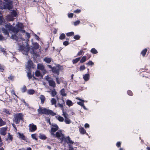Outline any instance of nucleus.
I'll use <instances>...</instances> for the list:
<instances>
[{"label": "nucleus", "mask_w": 150, "mask_h": 150, "mask_svg": "<svg viewBox=\"0 0 150 150\" xmlns=\"http://www.w3.org/2000/svg\"><path fill=\"white\" fill-rule=\"evenodd\" d=\"M94 64V63L91 61H89L86 63V65L88 66H92Z\"/></svg>", "instance_id": "8fccbe9b"}, {"label": "nucleus", "mask_w": 150, "mask_h": 150, "mask_svg": "<svg viewBox=\"0 0 150 150\" xmlns=\"http://www.w3.org/2000/svg\"><path fill=\"white\" fill-rule=\"evenodd\" d=\"M38 69L43 71L44 69V67L43 65L41 64H38Z\"/></svg>", "instance_id": "393cba45"}, {"label": "nucleus", "mask_w": 150, "mask_h": 150, "mask_svg": "<svg viewBox=\"0 0 150 150\" xmlns=\"http://www.w3.org/2000/svg\"><path fill=\"white\" fill-rule=\"evenodd\" d=\"M3 112L4 113L6 114L7 115L11 114V113L6 108H4L3 109Z\"/></svg>", "instance_id": "c9c22d12"}, {"label": "nucleus", "mask_w": 150, "mask_h": 150, "mask_svg": "<svg viewBox=\"0 0 150 150\" xmlns=\"http://www.w3.org/2000/svg\"><path fill=\"white\" fill-rule=\"evenodd\" d=\"M7 128L6 127L1 128L0 130V134L1 135L4 136L6 134V131Z\"/></svg>", "instance_id": "f8f14e48"}, {"label": "nucleus", "mask_w": 150, "mask_h": 150, "mask_svg": "<svg viewBox=\"0 0 150 150\" xmlns=\"http://www.w3.org/2000/svg\"><path fill=\"white\" fill-rule=\"evenodd\" d=\"M74 14L72 13H69L68 14V17L69 18H72L73 17Z\"/></svg>", "instance_id": "0e129e2a"}, {"label": "nucleus", "mask_w": 150, "mask_h": 150, "mask_svg": "<svg viewBox=\"0 0 150 150\" xmlns=\"http://www.w3.org/2000/svg\"><path fill=\"white\" fill-rule=\"evenodd\" d=\"M27 92L28 94L29 95H33L35 91L33 89H29L28 91Z\"/></svg>", "instance_id": "473e14b6"}, {"label": "nucleus", "mask_w": 150, "mask_h": 150, "mask_svg": "<svg viewBox=\"0 0 150 150\" xmlns=\"http://www.w3.org/2000/svg\"><path fill=\"white\" fill-rule=\"evenodd\" d=\"M76 99L79 100L81 101V102H78L77 103V104L81 106H82L83 105H84V104L83 103L84 102V100L79 98H76Z\"/></svg>", "instance_id": "aec40b11"}, {"label": "nucleus", "mask_w": 150, "mask_h": 150, "mask_svg": "<svg viewBox=\"0 0 150 150\" xmlns=\"http://www.w3.org/2000/svg\"><path fill=\"white\" fill-rule=\"evenodd\" d=\"M80 57H78L72 60V62L73 64L77 63L80 59Z\"/></svg>", "instance_id": "c85d7f7f"}, {"label": "nucleus", "mask_w": 150, "mask_h": 150, "mask_svg": "<svg viewBox=\"0 0 150 150\" xmlns=\"http://www.w3.org/2000/svg\"><path fill=\"white\" fill-rule=\"evenodd\" d=\"M64 122L66 124H69L71 122L70 120L68 117L65 118Z\"/></svg>", "instance_id": "ea45409f"}, {"label": "nucleus", "mask_w": 150, "mask_h": 150, "mask_svg": "<svg viewBox=\"0 0 150 150\" xmlns=\"http://www.w3.org/2000/svg\"><path fill=\"white\" fill-rule=\"evenodd\" d=\"M91 52L93 54H96L98 52L97 50L95 48H92L91 49Z\"/></svg>", "instance_id": "79ce46f5"}, {"label": "nucleus", "mask_w": 150, "mask_h": 150, "mask_svg": "<svg viewBox=\"0 0 150 150\" xmlns=\"http://www.w3.org/2000/svg\"><path fill=\"white\" fill-rule=\"evenodd\" d=\"M62 140L65 141L68 144H73L74 143L69 136L65 137L64 135H63Z\"/></svg>", "instance_id": "0eeeda50"}, {"label": "nucleus", "mask_w": 150, "mask_h": 150, "mask_svg": "<svg viewBox=\"0 0 150 150\" xmlns=\"http://www.w3.org/2000/svg\"><path fill=\"white\" fill-rule=\"evenodd\" d=\"M39 44L37 43H35L33 45V47L35 49H38L39 48Z\"/></svg>", "instance_id": "37998d69"}, {"label": "nucleus", "mask_w": 150, "mask_h": 150, "mask_svg": "<svg viewBox=\"0 0 150 150\" xmlns=\"http://www.w3.org/2000/svg\"><path fill=\"white\" fill-rule=\"evenodd\" d=\"M60 93L61 95L63 96H66L67 95V93H65V90L64 88L61 90Z\"/></svg>", "instance_id": "b1692460"}, {"label": "nucleus", "mask_w": 150, "mask_h": 150, "mask_svg": "<svg viewBox=\"0 0 150 150\" xmlns=\"http://www.w3.org/2000/svg\"><path fill=\"white\" fill-rule=\"evenodd\" d=\"M31 137L33 139H35L36 140H38L37 138L36 137V134H32Z\"/></svg>", "instance_id": "3c124183"}, {"label": "nucleus", "mask_w": 150, "mask_h": 150, "mask_svg": "<svg viewBox=\"0 0 150 150\" xmlns=\"http://www.w3.org/2000/svg\"><path fill=\"white\" fill-rule=\"evenodd\" d=\"M30 48L28 45H27L26 47L23 45H20L19 47V50L23 54L27 55L29 51Z\"/></svg>", "instance_id": "7ed1b4c3"}, {"label": "nucleus", "mask_w": 150, "mask_h": 150, "mask_svg": "<svg viewBox=\"0 0 150 150\" xmlns=\"http://www.w3.org/2000/svg\"><path fill=\"white\" fill-rule=\"evenodd\" d=\"M89 75L88 74H85L83 76V78L85 81H87L89 79Z\"/></svg>", "instance_id": "4be33fe9"}, {"label": "nucleus", "mask_w": 150, "mask_h": 150, "mask_svg": "<svg viewBox=\"0 0 150 150\" xmlns=\"http://www.w3.org/2000/svg\"><path fill=\"white\" fill-rule=\"evenodd\" d=\"M6 2L7 3H6L4 5L3 8L4 9H8V10L12 9L13 7L12 1H9Z\"/></svg>", "instance_id": "423d86ee"}, {"label": "nucleus", "mask_w": 150, "mask_h": 150, "mask_svg": "<svg viewBox=\"0 0 150 150\" xmlns=\"http://www.w3.org/2000/svg\"><path fill=\"white\" fill-rule=\"evenodd\" d=\"M80 23V21L78 20L76 21H75L74 23V25L75 26H76L78 25Z\"/></svg>", "instance_id": "bf43d9fd"}, {"label": "nucleus", "mask_w": 150, "mask_h": 150, "mask_svg": "<svg viewBox=\"0 0 150 150\" xmlns=\"http://www.w3.org/2000/svg\"><path fill=\"white\" fill-rule=\"evenodd\" d=\"M27 76L28 79H31L32 77V76L31 73V71L30 70H29V71L27 73Z\"/></svg>", "instance_id": "a19ab883"}, {"label": "nucleus", "mask_w": 150, "mask_h": 150, "mask_svg": "<svg viewBox=\"0 0 150 150\" xmlns=\"http://www.w3.org/2000/svg\"><path fill=\"white\" fill-rule=\"evenodd\" d=\"M2 31H3V33L5 35H7L8 36H9V33L8 30L6 29L5 28H3L2 29Z\"/></svg>", "instance_id": "bb28decb"}, {"label": "nucleus", "mask_w": 150, "mask_h": 150, "mask_svg": "<svg viewBox=\"0 0 150 150\" xmlns=\"http://www.w3.org/2000/svg\"><path fill=\"white\" fill-rule=\"evenodd\" d=\"M20 30V29H19L16 28L14 26H13L11 31L14 33H17Z\"/></svg>", "instance_id": "dca6fc26"}, {"label": "nucleus", "mask_w": 150, "mask_h": 150, "mask_svg": "<svg viewBox=\"0 0 150 150\" xmlns=\"http://www.w3.org/2000/svg\"><path fill=\"white\" fill-rule=\"evenodd\" d=\"M17 28L20 29H22L23 28V26L22 23H21L18 24L17 25Z\"/></svg>", "instance_id": "49530a36"}, {"label": "nucleus", "mask_w": 150, "mask_h": 150, "mask_svg": "<svg viewBox=\"0 0 150 150\" xmlns=\"http://www.w3.org/2000/svg\"><path fill=\"white\" fill-rule=\"evenodd\" d=\"M66 34L67 36L69 37L73 36L74 35V33L73 32H71L67 33Z\"/></svg>", "instance_id": "c03bdc74"}, {"label": "nucleus", "mask_w": 150, "mask_h": 150, "mask_svg": "<svg viewBox=\"0 0 150 150\" xmlns=\"http://www.w3.org/2000/svg\"><path fill=\"white\" fill-rule=\"evenodd\" d=\"M8 139L12 141L13 139V137L9 133H8Z\"/></svg>", "instance_id": "5fc2aeb1"}, {"label": "nucleus", "mask_w": 150, "mask_h": 150, "mask_svg": "<svg viewBox=\"0 0 150 150\" xmlns=\"http://www.w3.org/2000/svg\"><path fill=\"white\" fill-rule=\"evenodd\" d=\"M127 94L130 96H132L133 95V93L130 90H128L127 91Z\"/></svg>", "instance_id": "13d9d810"}, {"label": "nucleus", "mask_w": 150, "mask_h": 150, "mask_svg": "<svg viewBox=\"0 0 150 150\" xmlns=\"http://www.w3.org/2000/svg\"><path fill=\"white\" fill-rule=\"evenodd\" d=\"M10 13L11 15L13 17H16L17 16V13L15 10H12L10 11Z\"/></svg>", "instance_id": "a211bd4d"}, {"label": "nucleus", "mask_w": 150, "mask_h": 150, "mask_svg": "<svg viewBox=\"0 0 150 150\" xmlns=\"http://www.w3.org/2000/svg\"><path fill=\"white\" fill-rule=\"evenodd\" d=\"M79 131L80 133L82 134H86L88 135V134L86 132V130L83 127H81L79 128Z\"/></svg>", "instance_id": "ddd939ff"}, {"label": "nucleus", "mask_w": 150, "mask_h": 150, "mask_svg": "<svg viewBox=\"0 0 150 150\" xmlns=\"http://www.w3.org/2000/svg\"><path fill=\"white\" fill-rule=\"evenodd\" d=\"M147 49L146 48L144 49L141 52V54H142V56L143 57H144L147 52Z\"/></svg>", "instance_id": "2f4dec72"}, {"label": "nucleus", "mask_w": 150, "mask_h": 150, "mask_svg": "<svg viewBox=\"0 0 150 150\" xmlns=\"http://www.w3.org/2000/svg\"><path fill=\"white\" fill-rule=\"evenodd\" d=\"M51 104L52 105H55V107H57V105H56V103H57V101L54 98H52L51 100Z\"/></svg>", "instance_id": "cd10ccee"}, {"label": "nucleus", "mask_w": 150, "mask_h": 150, "mask_svg": "<svg viewBox=\"0 0 150 150\" xmlns=\"http://www.w3.org/2000/svg\"><path fill=\"white\" fill-rule=\"evenodd\" d=\"M38 113L40 114H45L54 116L56 115V114L52 110L47 109L45 108L40 107L38 109Z\"/></svg>", "instance_id": "f257e3e1"}, {"label": "nucleus", "mask_w": 150, "mask_h": 150, "mask_svg": "<svg viewBox=\"0 0 150 150\" xmlns=\"http://www.w3.org/2000/svg\"><path fill=\"white\" fill-rule=\"evenodd\" d=\"M6 124V122L3 121V120L0 118V127L4 126Z\"/></svg>", "instance_id": "f704fd0d"}, {"label": "nucleus", "mask_w": 150, "mask_h": 150, "mask_svg": "<svg viewBox=\"0 0 150 150\" xmlns=\"http://www.w3.org/2000/svg\"><path fill=\"white\" fill-rule=\"evenodd\" d=\"M28 64L27 66V68H28L29 70L31 68H34L33 63V62L30 60H28Z\"/></svg>", "instance_id": "9b49d317"}, {"label": "nucleus", "mask_w": 150, "mask_h": 150, "mask_svg": "<svg viewBox=\"0 0 150 150\" xmlns=\"http://www.w3.org/2000/svg\"><path fill=\"white\" fill-rule=\"evenodd\" d=\"M57 105L58 107H60L62 110H63L64 109V106L63 104H60L59 103H58L57 104Z\"/></svg>", "instance_id": "4d7b16f0"}, {"label": "nucleus", "mask_w": 150, "mask_h": 150, "mask_svg": "<svg viewBox=\"0 0 150 150\" xmlns=\"http://www.w3.org/2000/svg\"><path fill=\"white\" fill-rule=\"evenodd\" d=\"M30 132H33L37 129V127L36 125L32 123L30 124L28 126Z\"/></svg>", "instance_id": "1a4fd4ad"}, {"label": "nucleus", "mask_w": 150, "mask_h": 150, "mask_svg": "<svg viewBox=\"0 0 150 150\" xmlns=\"http://www.w3.org/2000/svg\"><path fill=\"white\" fill-rule=\"evenodd\" d=\"M56 79L57 83L58 84H60L61 82L59 80V79L58 77H56Z\"/></svg>", "instance_id": "e2e57ef3"}, {"label": "nucleus", "mask_w": 150, "mask_h": 150, "mask_svg": "<svg viewBox=\"0 0 150 150\" xmlns=\"http://www.w3.org/2000/svg\"><path fill=\"white\" fill-rule=\"evenodd\" d=\"M52 126H53V127H51V130L50 131V133L52 135H54V132L58 130L59 129V127L56 124L52 125Z\"/></svg>", "instance_id": "6e6552de"}, {"label": "nucleus", "mask_w": 150, "mask_h": 150, "mask_svg": "<svg viewBox=\"0 0 150 150\" xmlns=\"http://www.w3.org/2000/svg\"><path fill=\"white\" fill-rule=\"evenodd\" d=\"M18 136L20 139L23 140H26V138L25 136L23 134H21L20 132H18Z\"/></svg>", "instance_id": "f3484780"}, {"label": "nucleus", "mask_w": 150, "mask_h": 150, "mask_svg": "<svg viewBox=\"0 0 150 150\" xmlns=\"http://www.w3.org/2000/svg\"><path fill=\"white\" fill-rule=\"evenodd\" d=\"M27 88L25 86H24L21 88V91L22 93H24L27 91Z\"/></svg>", "instance_id": "de8ad7c7"}, {"label": "nucleus", "mask_w": 150, "mask_h": 150, "mask_svg": "<svg viewBox=\"0 0 150 150\" xmlns=\"http://www.w3.org/2000/svg\"><path fill=\"white\" fill-rule=\"evenodd\" d=\"M39 137L40 139L42 140H45L47 138L45 134L41 133L39 134Z\"/></svg>", "instance_id": "6ab92c4d"}, {"label": "nucleus", "mask_w": 150, "mask_h": 150, "mask_svg": "<svg viewBox=\"0 0 150 150\" xmlns=\"http://www.w3.org/2000/svg\"><path fill=\"white\" fill-rule=\"evenodd\" d=\"M80 38V36L78 35H74V38L76 40H79Z\"/></svg>", "instance_id": "603ef678"}, {"label": "nucleus", "mask_w": 150, "mask_h": 150, "mask_svg": "<svg viewBox=\"0 0 150 150\" xmlns=\"http://www.w3.org/2000/svg\"><path fill=\"white\" fill-rule=\"evenodd\" d=\"M46 80L49 83L50 86H51L54 88L56 86V84L55 82L54 81L53 79L50 77L49 76H47L45 78Z\"/></svg>", "instance_id": "20e7f679"}, {"label": "nucleus", "mask_w": 150, "mask_h": 150, "mask_svg": "<svg viewBox=\"0 0 150 150\" xmlns=\"http://www.w3.org/2000/svg\"><path fill=\"white\" fill-rule=\"evenodd\" d=\"M23 115L22 113L17 114L14 115L13 121L16 124H19L20 120H23Z\"/></svg>", "instance_id": "f03ea898"}, {"label": "nucleus", "mask_w": 150, "mask_h": 150, "mask_svg": "<svg viewBox=\"0 0 150 150\" xmlns=\"http://www.w3.org/2000/svg\"><path fill=\"white\" fill-rule=\"evenodd\" d=\"M5 39L4 37L1 34H0V41H2Z\"/></svg>", "instance_id": "69168bd1"}, {"label": "nucleus", "mask_w": 150, "mask_h": 150, "mask_svg": "<svg viewBox=\"0 0 150 150\" xmlns=\"http://www.w3.org/2000/svg\"><path fill=\"white\" fill-rule=\"evenodd\" d=\"M13 17L11 15H8L7 16L6 20L8 21H13L14 20Z\"/></svg>", "instance_id": "4468645a"}, {"label": "nucleus", "mask_w": 150, "mask_h": 150, "mask_svg": "<svg viewBox=\"0 0 150 150\" xmlns=\"http://www.w3.org/2000/svg\"><path fill=\"white\" fill-rule=\"evenodd\" d=\"M63 115L65 118L68 117V115L66 112H63Z\"/></svg>", "instance_id": "338daca9"}, {"label": "nucleus", "mask_w": 150, "mask_h": 150, "mask_svg": "<svg viewBox=\"0 0 150 150\" xmlns=\"http://www.w3.org/2000/svg\"><path fill=\"white\" fill-rule=\"evenodd\" d=\"M35 74L36 76L39 77L41 75V73L40 71L37 70L35 73Z\"/></svg>", "instance_id": "a18cd8bd"}, {"label": "nucleus", "mask_w": 150, "mask_h": 150, "mask_svg": "<svg viewBox=\"0 0 150 150\" xmlns=\"http://www.w3.org/2000/svg\"><path fill=\"white\" fill-rule=\"evenodd\" d=\"M52 59L50 57H45L43 59L44 61L47 64H50L52 61Z\"/></svg>", "instance_id": "2eb2a0df"}, {"label": "nucleus", "mask_w": 150, "mask_h": 150, "mask_svg": "<svg viewBox=\"0 0 150 150\" xmlns=\"http://www.w3.org/2000/svg\"><path fill=\"white\" fill-rule=\"evenodd\" d=\"M14 78L15 76H14L12 74H11L8 77V79L9 81H13L14 80Z\"/></svg>", "instance_id": "7c9ffc66"}, {"label": "nucleus", "mask_w": 150, "mask_h": 150, "mask_svg": "<svg viewBox=\"0 0 150 150\" xmlns=\"http://www.w3.org/2000/svg\"><path fill=\"white\" fill-rule=\"evenodd\" d=\"M5 67L0 64V71L3 72L4 71Z\"/></svg>", "instance_id": "72a5a7b5"}, {"label": "nucleus", "mask_w": 150, "mask_h": 150, "mask_svg": "<svg viewBox=\"0 0 150 150\" xmlns=\"http://www.w3.org/2000/svg\"><path fill=\"white\" fill-rule=\"evenodd\" d=\"M57 94V92L55 89L52 90L51 94L53 97H54Z\"/></svg>", "instance_id": "4c0bfd02"}, {"label": "nucleus", "mask_w": 150, "mask_h": 150, "mask_svg": "<svg viewBox=\"0 0 150 150\" xmlns=\"http://www.w3.org/2000/svg\"><path fill=\"white\" fill-rule=\"evenodd\" d=\"M81 11V10L78 9H77L75 10L74 11V12L76 13H80Z\"/></svg>", "instance_id": "052dcab7"}, {"label": "nucleus", "mask_w": 150, "mask_h": 150, "mask_svg": "<svg viewBox=\"0 0 150 150\" xmlns=\"http://www.w3.org/2000/svg\"><path fill=\"white\" fill-rule=\"evenodd\" d=\"M66 37L64 33H62L61 34L59 37V39L60 40H62L64 39Z\"/></svg>", "instance_id": "58836bf2"}, {"label": "nucleus", "mask_w": 150, "mask_h": 150, "mask_svg": "<svg viewBox=\"0 0 150 150\" xmlns=\"http://www.w3.org/2000/svg\"><path fill=\"white\" fill-rule=\"evenodd\" d=\"M63 44L64 45L66 46L69 44V43L68 41H65L63 42Z\"/></svg>", "instance_id": "680f3d73"}, {"label": "nucleus", "mask_w": 150, "mask_h": 150, "mask_svg": "<svg viewBox=\"0 0 150 150\" xmlns=\"http://www.w3.org/2000/svg\"><path fill=\"white\" fill-rule=\"evenodd\" d=\"M58 120L60 122H63L64 120V119L63 117L60 116H59L57 117Z\"/></svg>", "instance_id": "09e8293b"}, {"label": "nucleus", "mask_w": 150, "mask_h": 150, "mask_svg": "<svg viewBox=\"0 0 150 150\" xmlns=\"http://www.w3.org/2000/svg\"><path fill=\"white\" fill-rule=\"evenodd\" d=\"M54 137H57L58 138H59L61 137V139H62L63 135H64V134L62 133L61 131L59 132H57L56 134L54 133V135H52Z\"/></svg>", "instance_id": "9d476101"}, {"label": "nucleus", "mask_w": 150, "mask_h": 150, "mask_svg": "<svg viewBox=\"0 0 150 150\" xmlns=\"http://www.w3.org/2000/svg\"><path fill=\"white\" fill-rule=\"evenodd\" d=\"M6 28L8 29V30H9L11 31L12 28L13 27V26L11 25L9 23L6 24L5 25Z\"/></svg>", "instance_id": "412c9836"}, {"label": "nucleus", "mask_w": 150, "mask_h": 150, "mask_svg": "<svg viewBox=\"0 0 150 150\" xmlns=\"http://www.w3.org/2000/svg\"><path fill=\"white\" fill-rule=\"evenodd\" d=\"M66 104L69 106H72L73 105V103H72V101L71 100H67L66 102Z\"/></svg>", "instance_id": "e433bc0d"}, {"label": "nucleus", "mask_w": 150, "mask_h": 150, "mask_svg": "<svg viewBox=\"0 0 150 150\" xmlns=\"http://www.w3.org/2000/svg\"><path fill=\"white\" fill-rule=\"evenodd\" d=\"M51 69L53 73L57 74V75L59 74L60 69L59 67L57 68L56 67H52L50 65L48 64L47 65Z\"/></svg>", "instance_id": "39448f33"}, {"label": "nucleus", "mask_w": 150, "mask_h": 150, "mask_svg": "<svg viewBox=\"0 0 150 150\" xmlns=\"http://www.w3.org/2000/svg\"><path fill=\"white\" fill-rule=\"evenodd\" d=\"M86 50V48H84L83 50H81L77 53L76 57L82 55L83 54H84V52L83 51V50Z\"/></svg>", "instance_id": "a878e982"}, {"label": "nucleus", "mask_w": 150, "mask_h": 150, "mask_svg": "<svg viewBox=\"0 0 150 150\" xmlns=\"http://www.w3.org/2000/svg\"><path fill=\"white\" fill-rule=\"evenodd\" d=\"M86 67L84 65L81 66L79 68V70L80 71H82L83 70L85 69Z\"/></svg>", "instance_id": "6e6d98bb"}, {"label": "nucleus", "mask_w": 150, "mask_h": 150, "mask_svg": "<svg viewBox=\"0 0 150 150\" xmlns=\"http://www.w3.org/2000/svg\"><path fill=\"white\" fill-rule=\"evenodd\" d=\"M11 38L13 40H17L18 39V37L15 34L12 35L11 36Z\"/></svg>", "instance_id": "864d4df0"}, {"label": "nucleus", "mask_w": 150, "mask_h": 150, "mask_svg": "<svg viewBox=\"0 0 150 150\" xmlns=\"http://www.w3.org/2000/svg\"><path fill=\"white\" fill-rule=\"evenodd\" d=\"M87 60V57L86 56H83L82 58L80 60V62L81 63H82L85 62Z\"/></svg>", "instance_id": "5701e85b"}, {"label": "nucleus", "mask_w": 150, "mask_h": 150, "mask_svg": "<svg viewBox=\"0 0 150 150\" xmlns=\"http://www.w3.org/2000/svg\"><path fill=\"white\" fill-rule=\"evenodd\" d=\"M121 144V143L120 142H118L116 143V145L117 147H119L120 146Z\"/></svg>", "instance_id": "774afa93"}, {"label": "nucleus", "mask_w": 150, "mask_h": 150, "mask_svg": "<svg viewBox=\"0 0 150 150\" xmlns=\"http://www.w3.org/2000/svg\"><path fill=\"white\" fill-rule=\"evenodd\" d=\"M40 98L41 100V103L42 104H43L45 99V97L43 95H41L40 96Z\"/></svg>", "instance_id": "c756f323"}]
</instances>
